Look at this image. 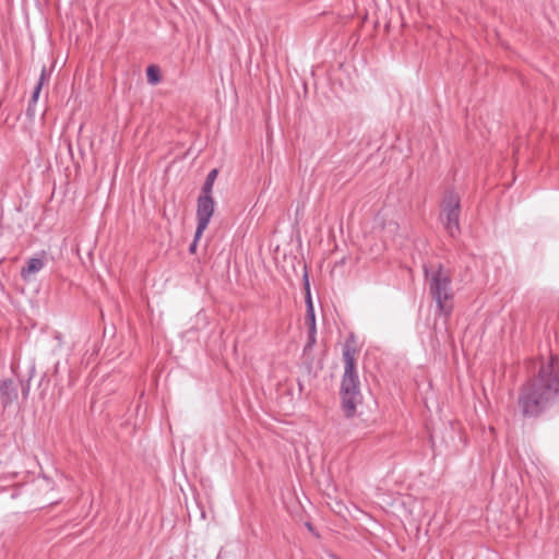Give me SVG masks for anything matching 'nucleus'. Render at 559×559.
Returning <instances> with one entry per match:
<instances>
[{"label": "nucleus", "mask_w": 559, "mask_h": 559, "mask_svg": "<svg viewBox=\"0 0 559 559\" xmlns=\"http://www.w3.org/2000/svg\"><path fill=\"white\" fill-rule=\"evenodd\" d=\"M516 404L524 418H539L559 404V355L542 362L518 392Z\"/></svg>", "instance_id": "f257e3e1"}, {"label": "nucleus", "mask_w": 559, "mask_h": 559, "mask_svg": "<svg viewBox=\"0 0 559 559\" xmlns=\"http://www.w3.org/2000/svg\"><path fill=\"white\" fill-rule=\"evenodd\" d=\"M356 354L355 342L347 340L342 352L344 372L340 389L342 409L347 418L355 416L357 406L362 403Z\"/></svg>", "instance_id": "f03ea898"}, {"label": "nucleus", "mask_w": 559, "mask_h": 559, "mask_svg": "<svg viewBox=\"0 0 559 559\" xmlns=\"http://www.w3.org/2000/svg\"><path fill=\"white\" fill-rule=\"evenodd\" d=\"M424 274L439 313L449 317L453 310L454 300L451 270L445 269L441 263L437 266L424 265Z\"/></svg>", "instance_id": "7ed1b4c3"}, {"label": "nucleus", "mask_w": 559, "mask_h": 559, "mask_svg": "<svg viewBox=\"0 0 559 559\" xmlns=\"http://www.w3.org/2000/svg\"><path fill=\"white\" fill-rule=\"evenodd\" d=\"M460 207L459 194L453 190L447 191L442 201L441 221L451 237H455L460 233Z\"/></svg>", "instance_id": "20e7f679"}, {"label": "nucleus", "mask_w": 559, "mask_h": 559, "mask_svg": "<svg viewBox=\"0 0 559 559\" xmlns=\"http://www.w3.org/2000/svg\"><path fill=\"white\" fill-rule=\"evenodd\" d=\"M215 209V201L212 195L201 194L197 201V219L198 226L195 230V238H201L203 231L207 228L211 217Z\"/></svg>", "instance_id": "39448f33"}, {"label": "nucleus", "mask_w": 559, "mask_h": 559, "mask_svg": "<svg viewBox=\"0 0 559 559\" xmlns=\"http://www.w3.org/2000/svg\"><path fill=\"white\" fill-rule=\"evenodd\" d=\"M17 399V384L13 380H4L0 385V403L5 408Z\"/></svg>", "instance_id": "423d86ee"}, {"label": "nucleus", "mask_w": 559, "mask_h": 559, "mask_svg": "<svg viewBox=\"0 0 559 559\" xmlns=\"http://www.w3.org/2000/svg\"><path fill=\"white\" fill-rule=\"evenodd\" d=\"M45 258L46 252L41 251L40 257L28 259L26 265L21 270V277L24 281H29L33 274L39 272L45 266Z\"/></svg>", "instance_id": "0eeeda50"}, {"label": "nucleus", "mask_w": 559, "mask_h": 559, "mask_svg": "<svg viewBox=\"0 0 559 559\" xmlns=\"http://www.w3.org/2000/svg\"><path fill=\"white\" fill-rule=\"evenodd\" d=\"M304 285H305V290H306V305H307L306 323L308 324V328H311L312 332H316L314 309H313V304H312V299H311L310 285H309L307 272H305V274H304Z\"/></svg>", "instance_id": "6e6552de"}, {"label": "nucleus", "mask_w": 559, "mask_h": 559, "mask_svg": "<svg viewBox=\"0 0 559 559\" xmlns=\"http://www.w3.org/2000/svg\"><path fill=\"white\" fill-rule=\"evenodd\" d=\"M217 175H218V170L217 169H212L206 178H205V181L203 183V187H202V190H201V194H209V195H212V191H213V186H214V182L217 178Z\"/></svg>", "instance_id": "1a4fd4ad"}, {"label": "nucleus", "mask_w": 559, "mask_h": 559, "mask_svg": "<svg viewBox=\"0 0 559 559\" xmlns=\"http://www.w3.org/2000/svg\"><path fill=\"white\" fill-rule=\"evenodd\" d=\"M49 72L47 71L46 67H43L41 69V72H40V76H39V80L33 91V94H32V102L33 103H37L38 100V97H39V94H40V91L43 88V85L44 83L48 80L49 78Z\"/></svg>", "instance_id": "9d476101"}, {"label": "nucleus", "mask_w": 559, "mask_h": 559, "mask_svg": "<svg viewBox=\"0 0 559 559\" xmlns=\"http://www.w3.org/2000/svg\"><path fill=\"white\" fill-rule=\"evenodd\" d=\"M146 78H147V82L150 84H152V85L158 84L162 80V74H160L159 68L155 64L148 66L146 69Z\"/></svg>", "instance_id": "9b49d317"}, {"label": "nucleus", "mask_w": 559, "mask_h": 559, "mask_svg": "<svg viewBox=\"0 0 559 559\" xmlns=\"http://www.w3.org/2000/svg\"><path fill=\"white\" fill-rule=\"evenodd\" d=\"M35 106H36V103H33L32 99L29 100V104H28V107H27V110H26V114L28 117H34L35 114H36V109H35Z\"/></svg>", "instance_id": "f8f14e48"}, {"label": "nucleus", "mask_w": 559, "mask_h": 559, "mask_svg": "<svg viewBox=\"0 0 559 559\" xmlns=\"http://www.w3.org/2000/svg\"><path fill=\"white\" fill-rule=\"evenodd\" d=\"M314 343H316V332H312L311 328H309V331H308V345L307 346L310 347Z\"/></svg>", "instance_id": "ddd939ff"}, {"label": "nucleus", "mask_w": 559, "mask_h": 559, "mask_svg": "<svg viewBox=\"0 0 559 559\" xmlns=\"http://www.w3.org/2000/svg\"><path fill=\"white\" fill-rule=\"evenodd\" d=\"M199 239H200V238H195V237H194V239H193L192 243H191V245H190V247H189V251H190V253H195V250H197V243H198V240H199Z\"/></svg>", "instance_id": "4468645a"}, {"label": "nucleus", "mask_w": 559, "mask_h": 559, "mask_svg": "<svg viewBox=\"0 0 559 559\" xmlns=\"http://www.w3.org/2000/svg\"><path fill=\"white\" fill-rule=\"evenodd\" d=\"M27 392H28V388L23 389L24 394H27Z\"/></svg>", "instance_id": "2eb2a0df"}]
</instances>
